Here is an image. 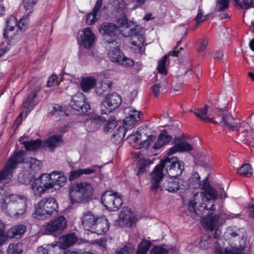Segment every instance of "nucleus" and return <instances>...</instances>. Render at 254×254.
<instances>
[{"label":"nucleus","instance_id":"f257e3e1","mask_svg":"<svg viewBox=\"0 0 254 254\" xmlns=\"http://www.w3.org/2000/svg\"><path fill=\"white\" fill-rule=\"evenodd\" d=\"M204 192H199L194 194L193 198L188 204V208L190 212L203 218L207 214H213L215 209L213 202L218 196L226 197L227 195L222 189L217 192L209 184H204L201 187Z\"/></svg>","mask_w":254,"mask_h":254},{"label":"nucleus","instance_id":"f03ea898","mask_svg":"<svg viewBox=\"0 0 254 254\" xmlns=\"http://www.w3.org/2000/svg\"><path fill=\"white\" fill-rule=\"evenodd\" d=\"M66 181V177L62 172L44 173L34 180L31 184V190L34 196L41 197L45 193L59 190L65 185Z\"/></svg>","mask_w":254,"mask_h":254},{"label":"nucleus","instance_id":"7ed1b4c3","mask_svg":"<svg viewBox=\"0 0 254 254\" xmlns=\"http://www.w3.org/2000/svg\"><path fill=\"white\" fill-rule=\"evenodd\" d=\"M165 168L170 177L176 178L179 176L184 169L183 163L179 161L177 157H166L162 160L154 168L151 174V190H156L159 187V184L163 177V170Z\"/></svg>","mask_w":254,"mask_h":254},{"label":"nucleus","instance_id":"20e7f679","mask_svg":"<svg viewBox=\"0 0 254 254\" xmlns=\"http://www.w3.org/2000/svg\"><path fill=\"white\" fill-rule=\"evenodd\" d=\"M28 199L23 195L7 193L1 199L2 211L10 217L18 218L26 213Z\"/></svg>","mask_w":254,"mask_h":254},{"label":"nucleus","instance_id":"39448f33","mask_svg":"<svg viewBox=\"0 0 254 254\" xmlns=\"http://www.w3.org/2000/svg\"><path fill=\"white\" fill-rule=\"evenodd\" d=\"M25 153V152L22 150L15 151L13 155L9 157L8 160L12 157V161H14L16 157L20 155V154L21 160L16 163L14 168L12 169V173L13 172V170L16 168L17 164L23 162L24 170L21 173L19 174L18 176V181L21 184L27 185L31 182V180L34 177L36 172L41 169L42 163L41 161L35 158H29L24 159L23 157Z\"/></svg>","mask_w":254,"mask_h":254},{"label":"nucleus","instance_id":"423d86ee","mask_svg":"<svg viewBox=\"0 0 254 254\" xmlns=\"http://www.w3.org/2000/svg\"><path fill=\"white\" fill-rule=\"evenodd\" d=\"M145 130L143 127L138 128L134 133L131 134L128 137V139L130 142L139 143L140 148L151 147L154 149H159L172 140V136L169 135L166 132H164L160 133L157 138L154 135H151L146 139L141 141L142 134L144 133Z\"/></svg>","mask_w":254,"mask_h":254},{"label":"nucleus","instance_id":"0eeeda50","mask_svg":"<svg viewBox=\"0 0 254 254\" xmlns=\"http://www.w3.org/2000/svg\"><path fill=\"white\" fill-rule=\"evenodd\" d=\"M93 194L92 186L85 182L74 184L69 189V199L73 204L89 202L92 199Z\"/></svg>","mask_w":254,"mask_h":254},{"label":"nucleus","instance_id":"6e6552de","mask_svg":"<svg viewBox=\"0 0 254 254\" xmlns=\"http://www.w3.org/2000/svg\"><path fill=\"white\" fill-rule=\"evenodd\" d=\"M221 124L233 130H237L244 134L248 141L253 139L254 130L246 122H241L239 119H234L232 116L224 114L221 118Z\"/></svg>","mask_w":254,"mask_h":254},{"label":"nucleus","instance_id":"1a4fd4ad","mask_svg":"<svg viewBox=\"0 0 254 254\" xmlns=\"http://www.w3.org/2000/svg\"><path fill=\"white\" fill-rule=\"evenodd\" d=\"M58 203L55 198H44L35 205V217L38 219L48 218L58 212Z\"/></svg>","mask_w":254,"mask_h":254},{"label":"nucleus","instance_id":"9d476101","mask_svg":"<svg viewBox=\"0 0 254 254\" xmlns=\"http://www.w3.org/2000/svg\"><path fill=\"white\" fill-rule=\"evenodd\" d=\"M117 22L120 28L121 34L124 37L136 36L143 34V27L136 22L128 20L126 16H122L117 19Z\"/></svg>","mask_w":254,"mask_h":254},{"label":"nucleus","instance_id":"9b49d317","mask_svg":"<svg viewBox=\"0 0 254 254\" xmlns=\"http://www.w3.org/2000/svg\"><path fill=\"white\" fill-rule=\"evenodd\" d=\"M107 47L109 48L108 57L111 61L126 66L133 65V61L124 55L119 49L117 42L115 41L109 42Z\"/></svg>","mask_w":254,"mask_h":254},{"label":"nucleus","instance_id":"f8f14e48","mask_svg":"<svg viewBox=\"0 0 254 254\" xmlns=\"http://www.w3.org/2000/svg\"><path fill=\"white\" fill-rule=\"evenodd\" d=\"M212 214H207L202 218L201 221L202 226L211 231H212L220 225V219L222 220H225L236 218L240 215V214H235L230 212L222 213L220 215L216 214L212 216ZM221 223H222V222H221Z\"/></svg>","mask_w":254,"mask_h":254},{"label":"nucleus","instance_id":"ddd939ff","mask_svg":"<svg viewBox=\"0 0 254 254\" xmlns=\"http://www.w3.org/2000/svg\"><path fill=\"white\" fill-rule=\"evenodd\" d=\"M101 202L107 209L115 211L122 206L123 201L121 194L113 191H106L101 196Z\"/></svg>","mask_w":254,"mask_h":254},{"label":"nucleus","instance_id":"4468645a","mask_svg":"<svg viewBox=\"0 0 254 254\" xmlns=\"http://www.w3.org/2000/svg\"><path fill=\"white\" fill-rule=\"evenodd\" d=\"M120 96L116 93L107 95L102 101L101 105L102 114H108L117 109L121 104Z\"/></svg>","mask_w":254,"mask_h":254},{"label":"nucleus","instance_id":"2eb2a0df","mask_svg":"<svg viewBox=\"0 0 254 254\" xmlns=\"http://www.w3.org/2000/svg\"><path fill=\"white\" fill-rule=\"evenodd\" d=\"M67 227V220L64 216H59L47 223L45 227L46 234L56 236L63 233Z\"/></svg>","mask_w":254,"mask_h":254},{"label":"nucleus","instance_id":"dca6fc26","mask_svg":"<svg viewBox=\"0 0 254 254\" xmlns=\"http://www.w3.org/2000/svg\"><path fill=\"white\" fill-rule=\"evenodd\" d=\"M12 157L7 160L4 169L0 172V188L1 190H3L1 185L4 186V184L9 182V180L12 176V169L14 168L16 163L21 160V157L20 155L17 156L13 161H12Z\"/></svg>","mask_w":254,"mask_h":254},{"label":"nucleus","instance_id":"f3484780","mask_svg":"<svg viewBox=\"0 0 254 254\" xmlns=\"http://www.w3.org/2000/svg\"><path fill=\"white\" fill-rule=\"evenodd\" d=\"M85 95L82 93H78L72 97L70 103L71 108L80 112L81 113H85L90 109V105L86 102Z\"/></svg>","mask_w":254,"mask_h":254},{"label":"nucleus","instance_id":"a211bd4d","mask_svg":"<svg viewBox=\"0 0 254 254\" xmlns=\"http://www.w3.org/2000/svg\"><path fill=\"white\" fill-rule=\"evenodd\" d=\"M145 32L143 34L136 36H133L131 39L130 43L131 45V48L134 53L143 54L145 50Z\"/></svg>","mask_w":254,"mask_h":254},{"label":"nucleus","instance_id":"6ab92c4d","mask_svg":"<svg viewBox=\"0 0 254 254\" xmlns=\"http://www.w3.org/2000/svg\"><path fill=\"white\" fill-rule=\"evenodd\" d=\"M95 35L90 27H86L82 31L81 44L86 49L91 48L95 41Z\"/></svg>","mask_w":254,"mask_h":254},{"label":"nucleus","instance_id":"aec40b11","mask_svg":"<svg viewBox=\"0 0 254 254\" xmlns=\"http://www.w3.org/2000/svg\"><path fill=\"white\" fill-rule=\"evenodd\" d=\"M137 221V218L133 213L128 208H124L121 211L119 222L123 225L131 227L134 225Z\"/></svg>","mask_w":254,"mask_h":254},{"label":"nucleus","instance_id":"412c9836","mask_svg":"<svg viewBox=\"0 0 254 254\" xmlns=\"http://www.w3.org/2000/svg\"><path fill=\"white\" fill-rule=\"evenodd\" d=\"M98 218V216L95 215L91 211L84 212L81 217V224L83 228L85 230L91 231Z\"/></svg>","mask_w":254,"mask_h":254},{"label":"nucleus","instance_id":"4be33fe9","mask_svg":"<svg viewBox=\"0 0 254 254\" xmlns=\"http://www.w3.org/2000/svg\"><path fill=\"white\" fill-rule=\"evenodd\" d=\"M37 252L38 254H64V250L57 242L45 246L39 247Z\"/></svg>","mask_w":254,"mask_h":254},{"label":"nucleus","instance_id":"5701e85b","mask_svg":"<svg viewBox=\"0 0 254 254\" xmlns=\"http://www.w3.org/2000/svg\"><path fill=\"white\" fill-rule=\"evenodd\" d=\"M109 222L105 217H98L91 231L98 235L104 234L109 230Z\"/></svg>","mask_w":254,"mask_h":254},{"label":"nucleus","instance_id":"b1692460","mask_svg":"<svg viewBox=\"0 0 254 254\" xmlns=\"http://www.w3.org/2000/svg\"><path fill=\"white\" fill-rule=\"evenodd\" d=\"M140 120V112L134 109H129L128 115L124 120V125L128 128H132Z\"/></svg>","mask_w":254,"mask_h":254},{"label":"nucleus","instance_id":"393cba45","mask_svg":"<svg viewBox=\"0 0 254 254\" xmlns=\"http://www.w3.org/2000/svg\"><path fill=\"white\" fill-rule=\"evenodd\" d=\"M104 119L100 116H95L90 119H86L84 124L86 130L88 132H93L97 130L101 126Z\"/></svg>","mask_w":254,"mask_h":254},{"label":"nucleus","instance_id":"a878e982","mask_svg":"<svg viewBox=\"0 0 254 254\" xmlns=\"http://www.w3.org/2000/svg\"><path fill=\"white\" fill-rule=\"evenodd\" d=\"M77 241V237L74 233L62 236L57 242L64 250L73 245Z\"/></svg>","mask_w":254,"mask_h":254},{"label":"nucleus","instance_id":"bb28decb","mask_svg":"<svg viewBox=\"0 0 254 254\" xmlns=\"http://www.w3.org/2000/svg\"><path fill=\"white\" fill-rule=\"evenodd\" d=\"M6 28L4 30L3 36L5 39H8L12 36L15 28L18 29V21L16 18L11 15L6 20Z\"/></svg>","mask_w":254,"mask_h":254},{"label":"nucleus","instance_id":"cd10ccee","mask_svg":"<svg viewBox=\"0 0 254 254\" xmlns=\"http://www.w3.org/2000/svg\"><path fill=\"white\" fill-rule=\"evenodd\" d=\"M161 190H165L170 192H176L181 189L180 183L176 180V178L170 177L165 180L162 186Z\"/></svg>","mask_w":254,"mask_h":254},{"label":"nucleus","instance_id":"c85d7f7f","mask_svg":"<svg viewBox=\"0 0 254 254\" xmlns=\"http://www.w3.org/2000/svg\"><path fill=\"white\" fill-rule=\"evenodd\" d=\"M192 149L193 147L190 143L185 140H180L168 150V154L171 155L178 151H189Z\"/></svg>","mask_w":254,"mask_h":254},{"label":"nucleus","instance_id":"c756f323","mask_svg":"<svg viewBox=\"0 0 254 254\" xmlns=\"http://www.w3.org/2000/svg\"><path fill=\"white\" fill-rule=\"evenodd\" d=\"M99 168L98 166H93L90 168L74 170L70 172L69 179L70 180L76 179L83 175H89L94 173L97 169Z\"/></svg>","mask_w":254,"mask_h":254},{"label":"nucleus","instance_id":"7c9ffc66","mask_svg":"<svg viewBox=\"0 0 254 254\" xmlns=\"http://www.w3.org/2000/svg\"><path fill=\"white\" fill-rule=\"evenodd\" d=\"M208 109V106L205 105L203 108H198L195 111H192L190 110V112L193 113L196 116L200 118L202 121L206 123H216V122L214 121L212 118L206 117L207 114V111Z\"/></svg>","mask_w":254,"mask_h":254},{"label":"nucleus","instance_id":"2f4dec72","mask_svg":"<svg viewBox=\"0 0 254 254\" xmlns=\"http://www.w3.org/2000/svg\"><path fill=\"white\" fill-rule=\"evenodd\" d=\"M97 79L92 76L84 77L80 82V86L82 90L85 92L89 91L96 84Z\"/></svg>","mask_w":254,"mask_h":254},{"label":"nucleus","instance_id":"473e14b6","mask_svg":"<svg viewBox=\"0 0 254 254\" xmlns=\"http://www.w3.org/2000/svg\"><path fill=\"white\" fill-rule=\"evenodd\" d=\"M26 230V227L24 224H18L15 225L10 228L8 230V233L12 235L11 237L19 239L22 237Z\"/></svg>","mask_w":254,"mask_h":254},{"label":"nucleus","instance_id":"72a5a7b5","mask_svg":"<svg viewBox=\"0 0 254 254\" xmlns=\"http://www.w3.org/2000/svg\"><path fill=\"white\" fill-rule=\"evenodd\" d=\"M116 29V26L113 23H104L101 26L99 29V32L103 35L112 37L115 35Z\"/></svg>","mask_w":254,"mask_h":254},{"label":"nucleus","instance_id":"f704fd0d","mask_svg":"<svg viewBox=\"0 0 254 254\" xmlns=\"http://www.w3.org/2000/svg\"><path fill=\"white\" fill-rule=\"evenodd\" d=\"M62 142V137L60 135H55L49 138L45 144L51 149L54 148Z\"/></svg>","mask_w":254,"mask_h":254},{"label":"nucleus","instance_id":"c9c22d12","mask_svg":"<svg viewBox=\"0 0 254 254\" xmlns=\"http://www.w3.org/2000/svg\"><path fill=\"white\" fill-rule=\"evenodd\" d=\"M22 244L20 243L10 244L7 249V254H21Z\"/></svg>","mask_w":254,"mask_h":254},{"label":"nucleus","instance_id":"e433bc0d","mask_svg":"<svg viewBox=\"0 0 254 254\" xmlns=\"http://www.w3.org/2000/svg\"><path fill=\"white\" fill-rule=\"evenodd\" d=\"M200 177L197 172L192 173L190 178L188 179L190 186V189H196L201 187Z\"/></svg>","mask_w":254,"mask_h":254},{"label":"nucleus","instance_id":"4c0bfd02","mask_svg":"<svg viewBox=\"0 0 254 254\" xmlns=\"http://www.w3.org/2000/svg\"><path fill=\"white\" fill-rule=\"evenodd\" d=\"M127 129H128L127 127L124 125L123 126L119 127L116 133L112 135V137L116 139L117 141H122L125 138Z\"/></svg>","mask_w":254,"mask_h":254},{"label":"nucleus","instance_id":"58836bf2","mask_svg":"<svg viewBox=\"0 0 254 254\" xmlns=\"http://www.w3.org/2000/svg\"><path fill=\"white\" fill-rule=\"evenodd\" d=\"M238 173L241 176L250 177L253 174L252 168L250 164H246L238 169Z\"/></svg>","mask_w":254,"mask_h":254},{"label":"nucleus","instance_id":"ea45409f","mask_svg":"<svg viewBox=\"0 0 254 254\" xmlns=\"http://www.w3.org/2000/svg\"><path fill=\"white\" fill-rule=\"evenodd\" d=\"M150 163L148 160L145 159H140L138 161L137 167L138 171L137 175H140L147 171V168L149 165Z\"/></svg>","mask_w":254,"mask_h":254},{"label":"nucleus","instance_id":"a19ab883","mask_svg":"<svg viewBox=\"0 0 254 254\" xmlns=\"http://www.w3.org/2000/svg\"><path fill=\"white\" fill-rule=\"evenodd\" d=\"M25 148L28 151L35 150L41 145V142L39 139L30 141H25L23 143Z\"/></svg>","mask_w":254,"mask_h":254},{"label":"nucleus","instance_id":"79ce46f5","mask_svg":"<svg viewBox=\"0 0 254 254\" xmlns=\"http://www.w3.org/2000/svg\"><path fill=\"white\" fill-rule=\"evenodd\" d=\"M151 244L149 241L142 240L138 247L137 254H147Z\"/></svg>","mask_w":254,"mask_h":254},{"label":"nucleus","instance_id":"37998d69","mask_svg":"<svg viewBox=\"0 0 254 254\" xmlns=\"http://www.w3.org/2000/svg\"><path fill=\"white\" fill-rule=\"evenodd\" d=\"M168 56V55H165L158 61L157 69L158 72L162 74L165 75L167 73L166 64Z\"/></svg>","mask_w":254,"mask_h":254},{"label":"nucleus","instance_id":"c03bdc74","mask_svg":"<svg viewBox=\"0 0 254 254\" xmlns=\"http://www.w3.org/2000/svg\"><path fill=\"white\" fill-rule=\"evenodd\" d=\"M117 122L114 117H111L106 122L104 127V131L105 132H110L116 126Z\"/></svg>","mask_w":254,"mask_h":254},{"label":"nucleus","instance_id":"a18cd8bd","mask_svg":"<svg viewBox=\"0 0 254 254\" xmlns=\"http://www.w3.org/2000/svg\"><path fill=\"white\" fill-rule=\"evenodd\" d=\"M213 239L208 235H204L199 242V247L202 249H206L210 247Z\"/></svg>","mask_w":254,"mask_h":254},{"label":"nucleus","instance_id":"49530a36","mask_svg":"<svg viewBox=\"0 0 254 254\" xmlns=\"http://www.w3.org/2000/svg\"><path fill=\"white\" fill-rule=\"evenodd\" d=\"M52 114L57 118V120L64 117L65 116V111L63 110V108L58 105H55L53 108L51 112Z\"/></svg>","mask_w":254,"mask_h":254},{"label":"nucleus","instance_id":"de8ad7c7","mask_svg":"<svg viewBox=\"0 0 254 254\" xmlns=\"http://www.w3.org/2000/svg\"><path fill=\"white\" fill-rule=\"evenodd\" d=\"M40 88H37L35 90L29 95L27 100L24 102L23 106L24 108H30L33 100L36 97L37 93L39 91Z\"/></svg>","mask_w":254,"mask_h":254},{"label":"nucleus","instance_id":"09e8293b","mask_svg":"<svg viewBox=\"0 0 254 254\" xmlns=\"http://www.w3.org/2000/svg\"><path fill=\"white\" fill-rule=\"evenodd\" d=\"M248 3L243 0V3L240 2L239 0H234L235 4L238 5L240 7L244 9H249L250 7H254V0H248Z\"/></svg>","mask_w":254,"mask_h":254},{"label":"nucleus","instance_id":"8fccbe9b","mask_svg":"<svg viewBox=\"0 0 254 254\" xmlns=\"http://www.w3.org/2000/svg\"><path fill=\"white\" fill-rule=\"evenodd\" d=\"M133 249L132 245L128 244L123 248L117 250L116 254H129L133 252Z\"/></svg>","mask_w":254,"mask_h":254},{"label":"nucleus","instance_id":"3c124183","mask_svg":"<svg viewBox=\"0 0 254 254\" xmlns=\"http://www.w3.org/2000/svg\"><path fill=\"white\" fill-rule=\"evenodd\" d=\"M208 43V39L204 38L198 41L196 44V50L198 52H203L206 49Z\"/></svg>","mask_w":254,"mask_h":254},{"label":"nucleus","instance_id":"603ef678","mask_svg":"<svg viewBox=\"0 0 254 254\" xmlns=\"http://www.w3.org/2000/svg\"><path fill=\"white\" fill-rule=\"evenodd\" d=\"M112 74L109 70H105L101 71L97 74V79L103 82L105 79L110 78Z\"/></svg>","mask_w":254,"mask_h":254},{"label":"nucleus","instance_id":"864d4df0","mask_svg":"<svg viewBox=\"0 0 254 254\" xmlns=\"http://www.w3.org/2000/svg\"><path fill=\"white\" fill-rule=\"evenodd\" d=\"M229 6V0H217L216 8L218 11H223Z\"/></svg>","mask_w":254,"mask_h":254},{"label":"nucleus","instance_id":"5fc2aeb1","mask_svg":"<svg viewBox=\"0 0 254 254\" xmlns=\"http://www.w3.org/2000/svg\"><path fill=\"white\" fill-rule=\"evenodd\" d=\"M154 95L156 97L159 96L163 90V86L160 83L155 84L151 87Z\"/></svg>","mask_w":254,"mask_h":254},{"label":"nucleus","instance_id":"6e6d98bb","mask_svg":"<svg viewBox=\"0 0 254 254\" xmlns=\"http://www.w3.org/2000/svg\"><path fill=\"white\" fill-rule=\"evenodd\" d=\"M38 0H23V4L26 10H31L36 5Z\"/></svg>","mask_w":254,"mask_h":254},{"label":"nucleus","instance_id":"4d7b16f0","mask_svg":"<svg viewBox=\"0 0 254 254\" xmlns=\"http://www.w3.org/2000/svg\"><path fill=\"white\" fill-rule=\"evenodd\" d=\"M98 18V15L91 11L86 16V22L88 25L93 24Z\"/></svg>","mask_w":254,"mask_h":254},{"label":"nucleus","instance_id":"13d9d810","mask_svg":"<svg viewBox=\"0 0 254 254\" xmlns=\"http://www.w3.org/2000/svg\"><path fill=\"white\" fill-rule=\"evenodd\" d=\"M208 18V15H203V11L202 9H199L197 14L195 18V21L197 23H199L206 20Z\"/></svg>","mask_w":254,"mask_h":254},{"label":"nucleus","instance_id":"bf43d9fd","mask_svg":"<svg viewBox=\"0 0 254 254\" xmlns=\"http://www.w3.org/2000/svg\"><path fill=\"white\" fill-rule=\"evenodd\" d=\"M167 251L161 247L158 246L154 247L150 252L149 254H166Z\"/></svg>","mask_w":254,"mask_h":254},{"label":"nucleus","instance_id":"052dcab7","mask_svg":"<svg viewBox=\"0 0 254 254\" xmlns=\"http://www.w3.org/2000/svg\"><path fill=\"white\" fill-rule=\"evenodd\" d=\"M112 4L118 9H123L125 6V2L124 0H112Z\"/></svg>","mask_w":254,"mask_h":254},{"label":"nucleus","instance_id":"680f3d73","mask_svg":"<svg viewBox=\"0 0 254 254\" xmlns=\"http://www.w3.org/2000/svg\"><path fill=\"white\" fill-rule=\"evenodd\" d=\"M7 239V235L3 228L0 227V246L2 245Z\"/></svg>","mask_w":254,"mask_h":254},{"label":"nucleus","instance_id":"e2e57ef3","mask_svg":"<svg viewBox=\"0 0 254 254\" xmlns=\"http://www.w3.org/2000/svg\"><path fill=\"white\" fill-rule=\"evenodd\" d=\"M29 22L28 20V15L26 16H23L20 20L18 24V29H19L20 30H22L23 29V27L26 26Z\"/></svg>","mask_w":254,"mask_h":254},{"label":"nucleus","instance_id":"0e129e2a","mask_svg":"<svg viewBox=\"0 0 254 254\" xmlns=\"http://www.w3.org/2000/svg\"><path fill=\"white\" fill-rule=\"evenodd\" d=\"M182 41V39L178 41L177 43V46L175 47L174 50L173 51H171L169 53V55L173 57H178V54L179 53V52L180 50H182L183 49L182 47H180L179 49L178 48V46L181 44Z\"/></svg>","mask_w":254,"mask_h":254},{"label":"nucleus","instance_id":"69168bd1","mask_svg":"<svg viewBox=\"0 0 254 254\" xmlns=\"http://www.w3.org/2000/svg\"><path fill=\"white\" fill-rule=\"evenodd\" d=\"M58 83V77L56 75H51L49 80L48 81L47 84L49 87H52Z\"/></svg>","mask_w":254,"mask_h":254},{"label":"nucleus","instance_id":"338daca9","mask_svg":"<svg viewBox=\"0 0 254 254\" xmlns=\"http://www.w3.org/2000/svg\"><path fill=\"white\" fill-rule=\"evenodd\" d=\"M102 5V0H97L95 5L92 10V12L98 15V13L100 10Z\"/></svg>","mask_w":254,"mask_h":254},{"label":"nucleus","instance_id":"774afa93","mask_svg":"<svg viewBox=\"0 0 254 254\" xmlns=\"http://www.w3.org/2000/svg\"><path fill=\"white\" fill-rule=\"evenodd\" d=\"M213 254H223V249L220 246H216L214 248Z\"/></svg>","mask_w":254,"mask_h":254}]
</instances>
